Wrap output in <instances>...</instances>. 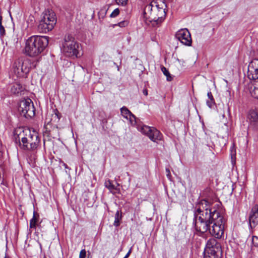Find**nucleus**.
Instances as JSON below:
<instances>
[{"label": "nucleus", "mask_w": 258, "mask_h": 258, "mask_svg": "<svg viewBox=\"0 0 258 258\" xmlns=\"http://www.w3.org/2000/svg\"><path fill=\"white\" fill-rule=\"evenodd\" d=\"M211 206L212 204L206 200H201L195 205L193 225L196 231L202 235L208 232L215 238H220L224 234L226 219Z\"/></svg>", "instance_id": "f257e3e1"}, {"label": "nucleus", "mask_w": 258, "mask_h": 258, "mask_svg": "<svg viewBox=\"0 0 258 258\" xmlns=\"http://www.w3.org/2000/svg\"><path fill=\"white\" fill-rule=\"evenodd\" d=\"M40 138L37 133H33L22 127L16 128L14 132V141L21 149L34 151L40 144Z\"/></svg>", "instance_id": "f03ea898"}, {"label": "nucleus", "mask_w": 258, "mask_h": 258, "mask_svg": "<svg viewBox=\"0 0 258 258\" xmlns=\"http://www.w3.org/2000/svg\"><path fill=\"white\" fill-rule=\"evenodd\" d=\"M164 6V3L159 4L156 1H153L147 5L144 10V17L146 19V22L150 23L153 27H159L166 15Z\"/></svg>", "instance_id": "7ed1b4c3"}, {"label": "nucleus", "mask_w": 258, "mask_h": 258, "mask_svg": "<svg viewBox=\"0 0 258 258\" xmlns=\"http://www.w3.org/2000/svg\"><path fill=\"white\" fill-rule=\"evenodd\" d=\"M49 37L45 36L33 35L26 41L25 53L30 57H35L40 54L47 47Z\"/></svg>", "instance_id": "20e7f679"}, {"label": "nucleus", "mask_w": 258, "mask_h": 258, "mask_svg": "<svg viewBox=\"0 0 258 258\" xmlns=\"http://www.w3.org/2000/svg\"><path fill=\"white\" fill-rule=\"evenodd\" d=\"M62 50L64 54L69 57L78 58L82 55L80 44L70 34L64 36L62 43Z\"/></svg>", "instance_id": "39448f33"}, {"label": "nucleus", "mask_w": 258, "mask_h": 258, "mask_svg": "<svg viewBox=\"0 0 258 258\" xmlns=\"http://www.w3.org/2000/svg\"><path fill=\"white\" fill-rule=\"evenodd\" d=\"M56 23L55 13L47 10L43 13L42 18L38 25V31L40 33H47L52 30Z\"/></svg>", "instance_id": "423d86ee"}, {"label": "nucleus", "mask_w": 258, "mask_h": 258, "mask_svg": "<svg viewBox=\"0 0 258 258\" xmlns=\"http://www.w3.org/2000/svg\"><path fill=\"white\" fill-rule=\"evenodd\" d=\"M38 60L34 61L29 58H19L14 64V71L19 77H24L32 68L36 67Z\"/></svg>", "instance_id": "0eeeda50"}, {"label": "nucleus", "mask_w": 258, "mask_h": 258, "mask_svg": "<svg viewBox=\"0 0 258 258\" xmlns=\"http://www.w3.org/2000/svg\"><path fill=\"white\" fill-rule=\"evenodd\" d=\"M222 251L221 244L215 238H210L207 242L204 258H221Z\"/></svg>", "instance_id": "6e6552de"}, {"label": "nucleus", "mask_w": 258, "mask_h": 258, "mask_svg": "<svg viewBox=\"0 0 258 258\" xmlns=\"http://www.w3.org/2000/svg\"><path fill=\"white\" fill-rule=\"evenodd\" d=\"M18 110L26 118L32 117L35 115V108L32 101L28 98L20 102Z\"/></svg>", "instance_id": "1a4fd4ad"}, {"label": "nucleus", "mask_w": 258, "mask_h": 258, "mask_svg": "<svg viewBox=\"0 0 258 258\" xmlns=\"http://www.w3.org/2000/svg\"><path fill=\"white\" fill-rule=\"evenodd\" d=\"M139 130L143 134L147 136L149 139L154 142L157 143L162 139V135L161 132L154 127L144 125L141 126Z\"/></svg>", "instance_id": "9d476101"}, {"label": "nucleus", "mask_w": 258, "mask_h": 258, "mask_svg": "<svg viewBox=\"0 0 258 258\" xmlns=\"http://www.w3.org/2000/svg\"><path fill=\"white\" fill-rule=\"evenodd\" d=\"M175 37L185 45L190 46L191 45L190 34L187 29H182L178 31L175 34Z\"/></svg>", "instance_id": "9b49d317"}, {"label": "nucleus", "mask_w": 258, "mask_h": 258, "mask_svg": "<svg viewBox=\"0 0 258 258\" xmlns=\"http://www.w3.org/2000/svg\"><path fill=\"white\" fill-rule=\"evenodd\" d=\"M247 75L250 80L258 79V59H254L249 63Z\"/></svg>", "instance_id": "f8f14e48"}, {"label": "nucleus", "mask_w": 258, "mask_h": 258, "mask_svg": "<svg viewBox=\"0 0 258 258\" xmlns=\"http://www.w3.org/2000/svg\"><path fill=\"white\" fill-rule=\"evenodd\" d=\"M249 128L254 131L258 130V112L254 109L250 110L247 115Z\"/></svg>", "instance_id": "ddd939ff"}, {"label": "nucleus", "mask_w": 258, "mask_h": 258, "mask_svg": "<svg viewBox=\"0 0 258 258\" xmlns=\"http://www.w3.org/2000/svg\"><path fill=\"white\" fill-rule=\"evenodd\" d=\"M249 225L251 229L258 225V204L251 208L249 215Z\"/></svg>", "instance_id": "4468645a"}, {"label": "nucleus", "mask_w": 258, "mask_h": 258, "mask_svg": "<svg viewBox=\"0 0 258 258\" xmlns=\"http://www.w3.org/2000/svg\"><path fill=\"white\" fill-rule=\"evenodd\" d=\"M39 219V215L35 211H33V217L30 220V228L28 230V234H31L32 232V229H36L37 222Z\"/></svg>", "instance_id": "2eb2a0df"}, {"label": "nucleus", "mask_w": 258, "mask_h": 258, "mask_svg": "<svg viewBox=\"0 0 258 258\" xmlns=\"http://www.w3.org/2000/svg\"><path fill=\"white\" fill-rule=\"evenodd\" d=\"M104 184L105 187L113 195L120 192V188L118 187L119 185V184L117 183V186H115L110 180H108L105 181Z\"/></svg>", "instance_id": "dca6fc26"}, {"label": "nucleus", "mask_w": 258, "mask_h": 258, "mask_svg": "<svg viewBox=\"0 0 258 258\" xmlns=\"http://www.w3.org/2000/svg\"><path fill=\"white\" fill-rule=\"evenodd\" d=\"M25 90V88L19 82L13 84L11 88L12 94L18 95Z\"/></svg>", "instance_id": "f3484780"}, {"label": "nucleus", "mask_w": 258, "mask_h": 258, "mask_svg": "<svg viewBox=\"0 0 258 258\" xmlns=\"http://www.w3.org/2000/svg\"><path fill=\"white\" fill-rule=\"evenodd\" d=\"M121 115L127 119H130L132 121V119H136V116L125 106L120 108Z\"/></svg>", "instance_id": "a211bd4d"}, {"label": "nucleus", "mask_w": 258, "mask_h": 258, "mask_svg": "<svg viewBox=\"0 0 258 258\" xmlns=\"http://www.w3.org/2000/svg\"><path fill=\"white\" fill-rule=\"evenodd\" d=\"M122 213L120 211L117 210L115 214V220L113 225L116 227H118L120 224V221L122 219Z\"/></svg>", "instance_id": "6ab92c4d"}, {"label": "nucleus", "mask_w": 258, "mask_h": 258, "mask_svg": "<svg viewBox=\"0 0 258 258\" xmlns=\"http://www.w3.org/2000/svg\"><path fill=\"white\" fill-rule=\"evenodd\" d=\"M208 97L209 99L206 102L207 105L210 107L212 108L213 106L215 105V102L212 92L210 91L207 93Z\"/></svg>", "instance_id": "aec40b11"}, {"label": "nucleus", "mask_w": 258, "mask_h": 258, "mask_svg": "<svg viewBox=\"0 0 258 258\" xmlns=\"http://www.w3.org/2000/svg\"><path fill=\"white\" fill-rule=\"evenodd\" d=\"M53 112L51 120H53L54 121H58L61 116L60 113L56 109H53Z\"/></svg>", "instance_id": "412c9836"}, {"label": "nucleus", "mask_w": 258, "mask_h": 258, "mask_svg": "<svg viewBox=\"0 0 258 258\" xmlns=\"http://www.w3.org/2000/svg\"><path fill=\"white\" fill-rule=\"evenodd\" d=\"M161 71L163 74L166 76L167 80L168 81H170L172 80V77L170 76V74L168 70L164 67H162L161 68Z\"/></svg>", "instance_id": "4be33fe9"}, {"label": "nucleus", "mask_w": 258, "mask_h": 258, "mask_svg": "<svg viewBox=\"0 0 258 258\" xmlns=\"http://www.w3.org/2000/svg\"><path fill=\"white\" fill-rule=\"evenodd\" d=\"M129 24V22L127 20H124L121 21L117 24H115L113 25V27L115 26H119L121 28H123L126 27Z\"/></svg>", "instance_id": "5701e85b"}, {"label": "nucleus", "mask_w": 258, "mask_h": 258, "mask_svg": "<svg viewBox=\"0 0 258 258\" xmlns=\"http://www.w3.org/2000/svg\"><path fill=\"white\" fill-rule=\"evenodd\" d=\"M84 196L86 197V198H84V202L85 203L87 207H91L93 205V201H91L90 202H87L89 200V196L88 194H85Z\"/></svg>", "instance_id": "b1692460"}, {"label": "nucleus", "mask_w": 258, "mask_h": 258, "mask_svg": "<svg viewBox=\"0 0 258 258\" xmlns=\"http://www.w3.org/2000/svg\"><path fill=\"white\" fill-rule=\"evenodd\" d=\"M119 10L118 8L115 9L110 14V17L111 18H115L119 14Z\"/></svg>", "instance_id": "393cba45"}, {"label": "nucleus", "mask_w": 258, "mask_h": 258, "mask_svg": "<svg viewBox=\"0 0 258 258\" xmlns=\"http://www.w3.org/2000/svg\"><path fill=\"white\" fill-rule=\"evenodd\" d=\"M251 95L253 97L258 99V87H254L251 92Z\"/></svg>", "instance_id": "a878e982"}, {"label": "nucleus", "mask_w": 258, "mask_h": 258, "mask_svg": "<svg viewBox=\"0 0 258 258\" xmlns=\"http://www.w3.org/2000/svg\"><path fill=\"white\" fill-rule=\"evenodd\" d=\"M252 242L254 246L258 247V237L253 236Z\"/></svg>", "instance_id": "bb28decb"}, {"label": "nucleus", "mask_w": 258, "mask_h": 258, "mask_svg": "<svg viewBox=\"0 0 258 258\" xmlns=\"http://www.w3.org/2000/svg\"><path fill=\"white\" fill-rule=\"evenodd\" d=\"M86 256V251L85 249H82L80 253L79 258H85Z\"/></svg>", "instance_id": "cd10ccee"}, {"label": "nucleus", "mask_w": 258, "mask_h": 258, "mask_svg": "<svg viewBox=\"0 0 258 258\" xmlns=\"http://www.w3.org/2000/svg\"><path fill=\"white\" fill-rule=\"evenodd\" d=\"M117 4L118 5H121L122 6H124L127 4V0H118V1H116Z\"/></svg>", "instance_id": "c85d7f7f"}, {"label": "nucleus", "mask_w": 258, "mask_h": 258, "mask_svg": "<svg viewBox=\"0 0 258 258\" xmlns=\"http://www.w3.org/2000/svg\"><path fill=\"white\" fill-rule=\"evenodd\" d=\"M231 157L232 161L233 162L235 159H236V151H233L232 150H231Z\"/></svg>", "instance_id": "c756f323"}, {"label": "nucleus", "mask_w": 258, "mask_h": 258, "mask_svg": "<svg viewBox=\"0 0 258 258\" xmlns=\"http://www.w3.org/2000/svg\"><path fill=\"white\" fill-rule=\"evenodd\" d=\"M6 34L5 29L3 26H0V35L1 36H3Z\"/></svg>", "instance_id": "7c9ffc66"}, {"label": "nucleus", "mask_w": 258, "mask_h": 258, "mask_svg": "<svg viewBox=\"0 0 258 258\" xmlns=\"http://www.w3.org/2000/svg\"><path fill=\"white\" fill-rule=\"evenodd\" d=\"M166 176L168 177V179H170L171 177V175L170 173V170L168 168H166Z\"/></svg>", "instance_id": "2f4dec72"}, {"label": "nucleus", "mask_w": 258, "mask_h": 258, "mask_svg": "<svg viewBox=\"0 0 258 258\" xmlns=\"http://www.w3.org/2000/svg\"><path fill=\"white\" fill-rule=\"evenodd\" d=\"M131 252H132V248H130V249L128 251V252L126 254V255H125V256L123 258H128L129 257Z\"/></svg>", "instance_id": "473e14b6"}, {"label": "nucleus", "mask_w": 258, "mask_h": 258, "mask_svg": "<svg viewBox=\"0 0 258 258\" xmlns=\"http://www.w3.org/2000/svg\"><path fill=\"white\" fill-rule=\"evenodd\" d=\"M61 163L66 169H69V170H71V168L69 167L67 164H66L64 162H61Z\"/></svg>", "instance_id": "72a5a7b5"}, {"label": "nucleus", "mask_w": 258, "mask_h": 258, "mask_svg": "<svg viewBox=\"0 0 258 258\" xmlns=\"http://www.w3.org/2000/svg\"><path fill=\"white\" fill-rule=\"evenodd\" d=\"M34 159L35 158H34L33 159H32V158H30L29 160L30 161H31V163H29L30 164H31V166H34Z\"/></svg>", "instance_id": "f704fd0d"}, {"label": "nucleus", "mask_w": 258, "mask_h": 258, "mask_svg": "<svg viewBox=\"0 0 258 258\" xmlns=\"http://www.w3.org/2000/svg\"><path fill=\"white\" fill-rule=\"evenodd\" d=\"M143 94H144L145 95L147 96V95H148V91H147V90H146V89L144 90H143Z\"/></svg>", "instance_id": "c9c22d12"}, {"label": "nucleus", "mask_w": 258, "mask_h": 258, "mask_svg": "<svg viewBox=\"0 0 258 258\" xmlns=\"http://www.w3.org/2000/svg\"><path fill=\"white\" fill-rule=\"evenodd\" d=\"M45 133L47 134L48 136H50V131H46Z\"/></svg>", "instance_id": "e433bc0d"}, {"label": "nucleus", "mask_w": 258, "mask_h": 258, "mask_svg": "<svg viewBox=\"0 0 258 258\" xmlns=\"http://www.w3.org/2000/svg\"><path fill=\"white\" fill-rule=\"evenodd\" d=\"M2 20H3V17L2 15H0V22H2Z\"/></svg>", "instance_id": "4c0bfd02"}, {"label": "nucleus", "mask_w": 258, "mask_h": 258, "mask_svg": "<svg viewBox=\"0 0 258 258\" xmlns=\"http://www.w3.org/2000/svg\"><path fill=\"white\" fill-rule=\"evenodd\" d=\"M3 26V25H2V22H0V26Z\"/></svg>", "instance_id": "58836bf2"}, {"label": "nucleus", "mask_w": 258, "mask_h": 258, "mask_svg": "<svg viewBox=\"0 0 258 258\" xmlns=\"http://www.w3.org/2000/svg\"><path fill=\"white\" fill-rule=\"evenodd\" d=\"M5 258H10V257H9V256H6Z\"/></svg>", "instance_id": "ea45409f"}, {"label": "nucleus", "mask_w": 258, "mask_h": 258, "mask_svg": "<svg viewBox=\"0 0 258 258\" xmlns=\"http://www.w3.org/2000/svg\"><path fill=\"white\" fill-rule=\"evenodd\" d=\"M116 1H118V0H115Z\"/></svg>", "instance_id": "a19ab883"}]
</instances>
